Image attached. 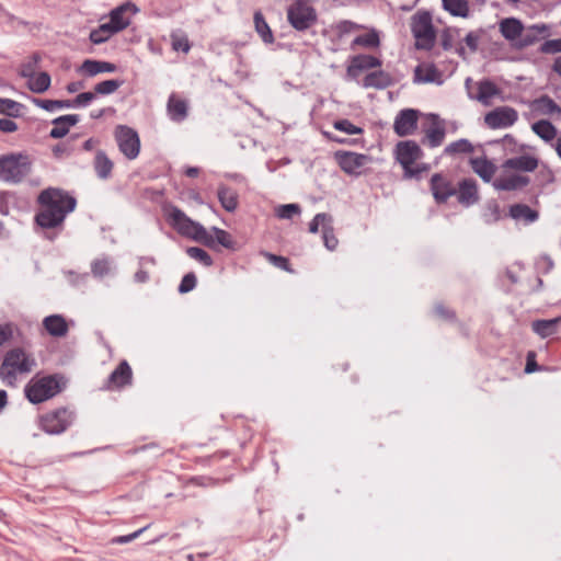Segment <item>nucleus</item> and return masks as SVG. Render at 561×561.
Returning <instances> with one entry per match:
<instances>
[{
	"instance_id": "63",
	"label": "nucleus",
	"mask_w": 561,
	"mask_h": 561,
	"mask_svg": "<svg viewBox=\"0 0 561 561\" xmlns=\"http://www.w3.org/2000/svg\"><path fill=\"white\" fill-rule=\"evenodd\" d=\"M36 105L46 110V111H54L57 108V105L60 103L56 100H36Z\"/></svg>"
},
{
	"instance_id": "30",
	"label": "nucleus",
	"mask_w": 561,
	"mask_h": 561,
	"mask_svg": "<svg viewBox=\"0 0 561 561\" xmlns=\"http://www.w3.org/2000/svg\"><path fill=\"white\" fill-rule=\"evenodd\" d=\"M218 199L221 206L229 213L234 211L239 205V196L238 193L225 185L219 186L218 188Z\"/></svg>"
},
{
	"instance_id": "9",
	"label": "nucleus",
	"mask_w": 561,
	"mask_h": 561,
	"mask_svg": "<svg viewBox=\"0 0 561 561\" xmlns=\"http://www.w3.org/2000/svg\"><path fill=\"white\" fill-rule=\"evenodd\" d=\"M114 135L121 152L129 160L136 159L140 152V139L137 131L119 125L115 128Z\"/></svg>"
},
{
	"instance_id": "20",
	"label": "nucleus",
	"mask_w": 561,
	"mask_h": 561,
	"mask_svg": "<svg viewBox=\"0 0 561 561\" xmlns=\"http://www.w3.org/2000/svg\"><path fill=\"white\" fill-rule=\"evenodd\" d=\"M131 368L126 360H123L110 375L106 382V389H119L126 385H129L131 382Z\"/></svg>"
},
{
	"instance_id": "56",
	"label": "nucleus",
	"mask_w": 561,
	"mask_h": 561,
	"mask_svg": "<svg viewBox=\"0 0 561 561\" xmlns=\"http://www.w3.org/2000/svg\"><path fill=\"white\" fill-rule=\"evenodd\" d=\"M541 51L546 54L561 53V38L545 42L541 46Z\"/></svg>"
},
{
	"instance_id": "23",
	"label": "nucleus",
	"mask_w": 561,
	"mask_h": 561,
	"mask_svg": "<svg viewBox=\"0 0 561 561\" xmlns=\"http://www.w3.org/2000/svg\"><path fill=\"white\" fill-rule=\"evenodd\" d=\"M538 159L533 156H519L507 159L502 164V169L533 172L538 168Z\"/></svg>"
},
{
	"instance_id": "19",
	"label": "nucleus",
	"mask_w": 561,
	"mask_h": 561,
	"mask_svg": "<svg viewBox=\"0 0 561 561\" xmlns=\"http://www.w3.org/2000/svg\"><path fill=\"white\" fill-rule=\"evenodd\" d=\"M458 202L463 206H471L479 201L477 182L473 179H463L456 188Z\"/></svg>"
},
{
	"instance_id": "43",
	"label": "nucleus",
	"mask_w": 561,
	"mask_h": 561,
	"mask_svg": "<svg viewBox=\"0 0 561 561\" xmlns=\"http://www.w3.org/2000/svg\"><path fill=\"white\" fill-rule=\"evenodd\" d=\"M436 73L437 71L432 65H422L415 69V77L423 82H433Z\"/></svg>"
},
{
	"instance_id": "41",
	"label": "nucleus",
	"mask_w": 561,
	"mask_h": 561,
	"mask_svg": "<svg viewBox=\"0 0 561 561\" xmlns=\"http://www.w3.org/2000/svg\"><path fill=\"white\" fill-rule=\"evenodd\" d=\"M379 36L375 30L370 31L365 35L357 36L353 41V46L377 47L379 46Z\"/></svg>"
},
{
	"instance_id": "29",
	"label": "nucleus",
	"mask_w": 561,
	"mask_h": 561,
	"mask_svg": "<svg viewBox=\"0 0 561 561\" xmlns=\"http://www.w3.org/2000/svg\"><path fill=\"white\" fill-rule=\"evenodd\" d=\"M510 216L515 220H523L526 224L536 221L539 218L537 210L525 204H514L510 207Z\"/></svg>"
},
{
	"instance_id": "26",
	"label": "nucleus",
	"mask_w": 561,
	"mask_h": 561,
	"mask_svg": "<svg viewBox=\"0 0 561 561\" xmlns=\"http://www.w3.org/2000/svg\"><path fill=\"white\" fill-rule=\"evenodd\" d=\"M78 122L79 116L73 114L64 115L54 119V127L50 129L49 133L50 137L55 139L62 138L68 134L69 128L71 126H75Z\"/></svg>"
},
{
	"instance_id": "10",
	"label": "nucleus",
	"mask_w": 561,
	"mask_h": 561,
	"mask_svg": "<svg viewBox=\"0 0 561 561\" xmlns=\"http://www.w3.org/2000/svg\"><path fill=\"white\" fill-rule=\"evenodd\" d=\"M287 18L294 28L305 31L316 22L317 14L309 4L296 1L288 8Z\"/></svg>"
},
{
	"instance_id": "1",
	"label": "nucleus",
	"mask_w": 561,
	"mask_h": 561,
	"mask_svg": "<svg viewBox=\"0 0 561 561\" xmlns=\"http://www.w3.org/2000/svg\"><path fill=\"white\" fill-rule=\"evenodd\" d=\"M164 215L170 225L182 236L191 238L210 249L220 244L226 249H233L234 242L229 232L213 227L210 231L206 230L201 224L192 220L179 207L168 205L164 207Z\"/></svg>"
},
{
	"instance_id": "58",
	"label": "nucleus",
	"mask_w": 561,
	"mask_h": 561,
	"mask_svg": "<svg viewBox=\"0 0 561 561\" xmlns=\"http://www.w3.org/2000/svg\"><path fill=\"white\" fill-rule=\"evenodd\" d=\"M265 256L275 266H277V267L282 268V270H285V271H289V262H288V260L286 257L279 256V255H275V254H271V253H266Z\"/></svg>"
},
{
	"instance_id": "11",
	"label": "nucleus",
	"mask_w": 561,
	"mask_h": 561,
	"mask_svg": "<svg viewBox=\"0 0 561 561\" xmlns=\"http://www.w3.org/2000/svg\"><path fill=\"white\" fill-rule=\"evenodd\" d=\"M517 119V111L510 106L496 107L484 116V123L491 129L507 128L514 125Z\"/></svg>"
},
{
	"instance_id": "5",
	"label": "nucleus",
	"mask_w": 561,
	"mask_h": 561,
	"mask_svg": "<svg viewBox=\"0 0 561 561\" xmlns=\"http://www.w3.org/2000/svg\"><path fill=\"white\" fill-rule=\"evenodd\" d=\"M546 31V26H531L524 30L522 22L515 18H507L500 22L501 34L516 46L524 47L533 44L539 34Z\"/></svg>"
},
{
	"instance_id": "16",
	"label": "nucleus",
	"mask_w": 561,
	"mask_h": 561,
	"mask_svg": "<svg viewBox=\"0 0 561 561\" xmlns=\"http://www.w3.org/2000/svg\"><path fill=\"white\" fill-rule=\"evenodd\" d=\"M513 171L502 169V172L493 182L494 188L497 191H515L528 185V176L514 173Z\"/></svg>"
},
{
	"instance_id": "24",
	"label": "nucleus",
	"mask_w": 561,
	"mask_h": 561,
	"mask_svg": "<svg viewBox=\"0 0 561 561\" xmlns=\"http://www.w3.org/2000/svg\"><path fill=\"white\" fill-rule=\"evenodd\" d=\"M380 66V60L373 56L359 55L355 56L351 65L347 67V76L356 78L362 70L376 68Z\"/></svg>"
},
{
	"instance_id": "18",
	"label": "nucleus",
	"mask_w": 561,
	"mask_h": 561,
	"mask_svg": "<svg viewBox=\"0 0 561 561\" xmlns=\"http://www.w3.org/2000/svg\"><path fill=\"white\" fill-rule=\"evenodd\" d=\"M431 191L436 202L444 203L456 195V187L443 174L435 173L431 179Z\"/></svg>"
},
{
	"instance_id": "40",
	"label": "nucleus",
	"mask_w": 561,
	"mask_h": 561,
	"mask_svg": "<svg viewBox=\"0 0 561 561\" xmlns=\"http://www.w3.org/2000/svg\"><path fill=\"white\" fill-rule=\"evenodd\" d=\"M472 151H473V146L467 139H459L457 141H454V142L449 144L444 149V152L447 156H456L459 153H470Z\"/></svg>"
},
{
	"instance_id": "13",
	"label": "nucleus",
	"mask_w": 561,
	"mask_h": 561,
	"mask_svg": "<svg viewBox=\"0 0 561 561\" xmlns=\"http://www.w3.org/2000/svg\"><path fill=\"white\" fill-rule=\"evenodd\" d=\"M335 160L345 173L359 174V170L370 161V158L352 151H336Z\"/></svg>"
},
{
	"instance_id": "4",
	"label": "nucleus",
	"mask_w": 561,
	"mask_h": 561,
	"mask_svg": "<svg viewBox=\"0 0 561 561\" xmlns=\"http://www.w3.org/2000/svg\"><path fill=\"white\" fill-rule=\"evenodd\" d=\"M394 153L396 159L403 168L404 178L407 179L417 178L430 170L428 164L417 162L423 157V151L414 140L398 142Z\"/></svg>"
},
{
	"instance_id": "36",
	"label": "nucleus",
	"mask_w": 561,
	"mask_h": 561,
	"mask_svg": "<svg viewBox=\"0 0 561 561\" xmlns=\"http://www.w3.org/2000/svg\"><path fill=\"white\" fill-rule=\"evenodd\" d=\"M96 174L101 179H107L113 169V162L103 151H98L94 159Z\"/></svg>"
},
{
	"instance_id": "25",
	"label": "nucleus",
	"mask_w": 561,
	"mask_h": 561,
	"mask_svg": "<svg viewBox=\"0 0 561 561\" xmlns=\"http://www.w3.org/2000/svg\"><path fill=\"white\" fill-rule=\"evenodd\" d=\"M473 172L484 182H490L496 172V165L485 157H478L470 160Z\"/></svg>"
},
{
	"instance_id": "47",
	"label": "nucleus",
	"mask_w": 561,
	"mask_h": 561,
	"mask_svg": "<svg viewBox=\"0 0 561 561\" xmlns=\"http://www.w3.org/2000/svg\"><path fill=\"white\" fill-rule=\"evenodd\" d=\"M275 214L280 219H290L300 214V207L297 204H286L276 207Z\"/></svg>"
},
{
	"instance_id": "59",
	"label": "nucleus",
	"mask_w": 561,
	"mask_h": 561,
	"mask_svg": "<svg viewBox=\"0 0 561 561\" xmlns=\"http://www.w3.org/2000/svg\"><path fill=\"white\" fill-rule=\"evenodd\" d=\"M18 129V125L11 118H0V131L2 133H14Z\"/></svg>"
},
{
	"instance_id": "12",
	"label": "nucleus",
	"mask_w": 561,
	"mask_h": 561,
	"mask_svg": "<svg viewBox=\"0 0 561 561\" xmlns=\"http://www.w3.org/2000/svg\"><path fill=\"white\" fill-rule=\"evenodd\" d=\"M427 125L423 127L424 138L422 142L431 148H436L444 142L446 135L445 122L436 114L427 115Z\"/></svg>"
},
{
	"instance_id": "22",
	"label": "nucleus",
	"mask_w": 561,
	"mask_h": 561,
	"mask_svg": "<svg viewBox=\"0 0 561 561\" xmlns=\"http://www.w3.org/2000/svg\"><path fill=\"white\" fill-rule=\"evenodd\" d=\"M43 327L47 333L54 337H64L69 330L66 319L60 314H51L44 318Z\"/></svg>"
},
{
	"instance_id": "28",
	"label": "nucleus",
	"mask_w": 561,
	"mask_h": 561,
	"mask_svg": "<svg viewBox=\"0 0 561 561\" xmlns=\"http://www.w3.org/2000/svg\"><path fill=\"white\" fill-rule=\"evenodd\" d=\"M500 95L501 90L490 80H483L478 83V94L476 99L483 105H491L492 99Z\"/></svg>"
},
{
	"instance_id": "27",
	"label": "nucleus",
	"mask_w": 561,
	"mask_h": 561,
	"mask_svg": "<svg viewBox=\"0 0 561 561\" xmlns=\"http://www.w3.org/2000/svg\"><path fill=\"white\" fill-rule=\"evenodd\" d=\"M115 69L116 66L114 64L107 61L87 59L80 66L79 71L85 73L89 77H94L103 72H113L115 71Z\"/></svg>"
},
{
	"instance_id": "33",
	"label": "nucleus",
	"mask_w": 561,
	"mask_h": 561,
	"mask_svg": "<svg viewBox=\"0 0 561 561\" xmlns=\"http://www.w3.org/2000/svg\"><path fill=\"white\" fill-rule=\"evenodd\" d=\"M168 112L173 121H183L187 115V104L185 101L172 95L168 101Z\"/></svg>"
},
{
	"instance_id": "64",
	"label": "nucleus",
	"mask_w": 561,
	"mask_h": 561,
	"mask_svg": "<svg viewBox=\"0 0 561 561\" xmlns=\"http://www.w3.org/2000/svg\"><path fill=\"white\" fill-rule=\"evenodd\" d=\"M535 354L529 352L527 355V363L525 367V371L527 374L534 373L537 369V364L534 362Z\"/></svg>"
},
{
	"instance_id": "37",
	"label": "nucleus",
	"mask_w": 561,
	"mask_h": 561,
	"mask_svg": "<svg viewBox=\"0 0 561 561\" xmlns=\"http://www.w3.org/2000/svg\"><path fill=\"white\" fill-rule=\"evenodd\" d=\"M533 131L545 141H550L557 136V128L548 121H539L531 126Z\"/></svg>"
},
{
	"instance_id": "53",
	"label": "nucleus",
	"mask_w": 561,
	"mask_h": 561,
	"mask_svg": "<svg viewBox=\"0 0 561 561\" xmlns=\"http://www.w3.org/2000/svg\"><path fill=\"white\" fill-rule=\"evenodd\" d=\"M110 272V262L106 259L95 260L92 263V273L96 277H102Z\"/></svg>"
},
{
	"instance_id": "57",
	"label": "nucleus",
	"mask_w": 561,
	"mask_h": 561,
	"mask_svg": "<svg viewBox=\"0 0 561 561\" xmlns=\"http://www.w3.org/2000/svg\"><path fill=\"white\" fill-rule=\"evenodd\" d=\"M95 98V92H83L76 96L72 101L73 106H85Z\"/></svg>"
},
{
	"instance_id": "35",
	"label": "nucleus",
	"mask_w": 561,
	"mask_h": 561,
	"mask_svg": "<svg viewBox=\"0 0 561 561\" xmlns=\"http://www.w3.org/2000/svg\"><path fill=\"white\" fill-rule=\"evenodd\" d=\"M28 88L35 93L45 92L50 85V76L47 72H38L30 76Z\"/></svg>"
},
{
	"instance_id": "42",
	"label": "nucleus",
	"mask_w": 561,
	"mask_h": 561,
	"mask_svg": "<svg viewBox=\"0 0 561 561\" xmlns=\"http://www.w3.org/2000/svg\"><path fill=\"white\" fill-rule=\"evenodd\" d=\"M171 44L172 48L176 51L181 50L186 54L191 49V44L187 36L181 32H173L171 34Z\"/></svg>"
},
{
	"instance_id": "44",
	"label": "nucleus",
	"mask_w": 561,
	"mask_h": 561,
	"mask_svg": "<svg viewBox=\"0 0 561 561\" xmlns=\"http://www.w3.org/2000/svg\"><path fill=\"white\" fill-rule=\"evenodd\" d=\"M502 214L497 203L490 202L486 204L483 218L486 224H493L501 219Z\"/></svg>"
},
{
	"instance_id": "55",
	"label": "nucleus",
	"mask_w": 561,
	"mask_h": 561,
	"mask_svg": "<svg viewBox=\"0 0 561 561\" xmlns=\"http://www.w3.org/2000/svg\"><path fill=\"white\" fill-rule=\"evenodd\" d=\"M196 286V276L193 273L186 274L179 286V291L181 294H186L191 291Z\"/></svg>"
},
{
	"instance_id": "62",
	"label": "nucleus",
	"mask_w": 561,
	"mask_h": 561,
	"mask_svg": "<svg viewBox=\"0 0 561 561\" xmlns=\"http://www.w3.org/2000/svg\"><path fill=\"white\" fill-rule=\"evenodd\" d=\"M12 336V328L10 324H0V346Z\"/></svg>"
},
{
	"instance_id": "21",
	"label": "nucleus",
	"mask_w": 561,
	"mask_h": 561,
	"mask_svg": "<svg viewBox=\"0 0 561 561\" xmlns=\"http://www.w3.org/2000/svg\"><path fill=\"white\" fill-rule=\"evenodd\" d=\"M529 107L537 115L551 117L561 116V107L548 95H542L530 102Z\"/></svg>"
},
{
	"instance_id": "51",
	"label": "nucleus",
	"mask_w": 561,
	"mask_h": 561,
	"mask_svg": "<svg viewBox=\"0 0 561 561\" xmlns=\"http://www.w3.org/2000/svg\"><path fill=\"white\" fill-rule=\"evenodd\" d=\"M20 107H22V105L18 102L10 99L0 98V113L14 115L20 111Z\"/></svg>"
},
{
	"instance_id": "6",
	"label": "nucleus",
	"mask_w": 561,
	"mask_h": 561,
	"mask_svg": "<svg viewBox=\"0 0 561 561\" xmlns=\"http://www.w3.org/2000/svg\"><path fill=\"white\" fill-rule=\"evenodd\" d=\"M62 389L61 378L57 376L33 377L25 386L27 400L34 404L47 401Z\"/></svg>"
},
{
	"instance_id": "52",
	"label": "nucleus",
	"mask_w": 561,
	"mask_h": 561,
	"mask_svg": "<svg viewBox=\"0 0 561 561\" xmlns=\"http://www.w3.org/2000/svg\"><path fill=\"white\" fill-rule=\"evenodd\" d=\"M359 28H362L360 25H358L352 21H346V20L341 21L335 25V31L340 37L346 35V34H350L354 31H357Z\"/></svg>"
},
{
	"instance_id": "31",
	"label": "nucleus",
	"mask_w": 561,
	"mask_h": 561,
	"mask_svg": "<svg viewBox=\"0 0 561 561\" xmlns=\"http://www.w3.org/2000/svg\"><path fill=\"white\" fill-rule=\"evenodd\" d=\"M561 322V318L536 320L531 323L533 331L545 339L553 335Z\"/></svg>"
},
{
	"instance_id": "49",
	"label": "nucleus",
	"mask_w": 561,
	"mask_h": 561,
	"mask_svg": "<svg viewBox=\"0 0 561 561\" xmlns=\"http://www.w3.org/2000/svg\"><path fill=\"white\" fill-rule=\"evenodd\" d=\"M322 233L325 248L330 251L335 250L339 244V240L333 232L332 224H329V226L324 228V231Z\"/></svg>"
},
{
	"instance_id": "7",
	"label": "nucleus",
	"mask_w": 561,
	"mask_h": 561,
	"mask_svg": "<svg viewBox=\"0 0 561 561\" xmlns=\"http://www.w3.org/2000/svg\"><path fill=\"white\" fill-rule=\"evenodd\" d=\"M32 162L26 154L11 153L0 157V179L5 182L19 183L31 171Z\"/></svg>"
},
{
	"instance_id": "38",
	"label": "nucleus",
	"mask_w": 561,
	"mask_h": 561,
	"mask_svg": "<svg viewBox=\"0 0 561 561\" xmlns=\"http://www.w3.org/2000/svg\"><path fill=\"white\" fill-rule=\"evenodd\" d=\"M255 30L264 43L271 44L274 41L272 31L261 12L254 14Z\"/></svg>"
},
{
	"instance_id": "8",
	"label": "nucleus",
	"mask_w": 561,
	"mask_h": 561,
	"mask_svg": "<svg viewBox=\"0 0 561 561\" xmlns=\"http://www.w3.org/2000/svg\"><path fill=\"white\" fill-rule=\"evenodd\" d=\"M411 31L417 49H431L435 43V31L428 12H417L411 18Z\"/></svg>"
},
{
	"instance_id": "61",
	"label": "nucleus",
	"mask_w": 561,
	"mask_h": 561,
	"mask_svg": "<svg viewBox=\"0 0 561 561\" xmlns=\"http://www.w3.org/2000/svg\"><path fill=\"white\" fill-rule=\"evenodd\" d=\"M147 527H144L130 535H126V536H119V537H116L113 539V542L115 543H127L134 539H136Z\"/></svg>"
},
{
	"instance_id": "34",
	"label": "nucleus",
	"mask_w": 561,
	"mask_h": 561,
	"mask_svg": "<svg viewBox=\"0 0 561 561\" xmlns=\"http://www.w3.org/2000/svg\"><path fill=\"white\" fill-rule=\"evenodd\" d=\"M363 84L365 88L385 89L390 84V77L383 71L370 72Z\"/></svg>"
},
{
	"instance_id": "46",
	"label": "nucleus",
	"mask_w": 561,
	"mask_h": 561,
	"mask_svg": "<svg viewBox=\"0 0 561 561\" xmlns=\"http://www.w3.org/2000/svg\"><path fill=\"white\" fill-rule=\"evenodd\" d=\"M186 253L190 257L199 261L205 266H210L213 264L211 256L201 248L191 247L186 250Z\"/></svg>"
},
{
	"instance_id": "2",
	"label": "nucleus",
	"mask_w": 561,
	"mask_h": 561,
	"mask_svg": "<svg viewBox=\"0 0 561 561\" xmlns=\"http://www.w3.org/2000/svg\"><path fill=\"white\" fill-rule=\"evenodd\" d=\"M42 210L36 215V222L43 228H55L62 224L66 216L73 211L76 198L60 188H47L37 198Z\"/></svg>"
},
{
	"instance_id": "17",
	"label": "nucleus",
	"mask_w": 561,
	"mask_h": 561,
	"mask_svg": "<svg viewBox=\"0 0 561 561\" xmlns=\"http://www.w3.org/2000/svg\"><path fill=\"white\" fill-rule=\"evenodd\" d=\"M419 112L413 108H405L398 113L393 123L394 133L404 137L415 131L417 127Z\"/></svg>"
},
{
	"instance_id": "32",
	"label": "nucleus",
	"mask_w": 561,
	"mask_h": 561,
	"mask_svg": "<svg viewBox=\"0 0 561 561\" xmlns=\"http://www.w3.org/2000/svg\"><path fill=\"white\" fill-rule=\"evenodd\" d=\"M443 8L454 16L468 18L470 13L467 0H442Z\"/></svg>"
},
{
	"instance_id": "15",
	"label": "nucleus",
	"mask_w": 561,
	"mask_h": 561,
	"mask_svg": "<svg viewBox=\"0 0 561 561\" xmlns=\"http://www.w3.org/2000/svg\"><path fill=\"white\" fill-rule=\"evenodd\" d=\"M138 11L139 9L135 3L127 1L111 11L108 24L118 33L130 24L131 16Z\"/></svg>"
},
{
	"instance_id": "48",
	"label": "nucleus",
	"mask_w": 561,
	"mask_h": 561,
	"mask_svg": "<svg viewBox=\"0 0 561 561\" xmlns=\"http://www.w3.org/2000/svg\"><path fill=\"white\" fill-rule=\"evenodd\" d=\"M119 87L121 82L118 80H105L94 87V92L98 94L107 95L114 93Z\"/></svg>"
},
{
	"instance_id": "60",
	"label": "nucleus",
	"mask_w": 561,
	"mask_h": 561,
	"mask_svg": "<svg viewBox=\"0 0 561 561\" xmlns=\"http://www.w3.org/2000/svg\"><path fill=\"white\" fill-rule=\"evenodd\" d=\"M479 39H480V36L474 33V32H470L466 35L465 37V42L467 44V46L472 50H477L478 48V43H479Z\"/></svg>"
},
{
	"instance_id": "3",
	"label": "nucleus",
	"mask_w": 561,
	"mask_h": 561,
	"mask_svg": "<svg viewBox=\"0 0 561 561\" xmlns=\"http://www.w3.org/2000/svg\"><path fill=\"white\" fill-rule=\"evenodd\" d=\"M36 366L35 358L23 348L9 351L0 366V378L8 387H15L19 378L33 371Z\"/></svg>"
},
{
	"instance_id": "45",
	"label": "nucleus",
	"mask_w": 561,
	"mask_h": 561,
	"mask_svg": "<svg viewBox=\"0 0 561 561\" xmlns=\"http://www.w3.org/2000/svg\"><path fill=\"white\" fill-rule=\"evenodd\" d=\"M329 224H332V217L330 215L324 213L317 214L309 225V231L311 233H317L319 231V227L321 226L323 232L324 228L328 227Z\"/></svg>"
},
{
	"instance_id": "54",
	"label": "nucleus",
	"mask_w": 561,
	"mask_h": 561,
	"mask_svg": "<svg viewBox=\"0 0 561 561\" xmlns=\"http://www.w3.org/2000/svg\"><path fill=\"white\" fill-rule=\"evenodd\" d=\"M334 128L337 129V130L344 131V133H346L348 135H355V134H360L362 133V128L353 125L347 119H342V121L335 122L334 123Z\"/></svg>"
},
{
	"instance_id": "39",
	"label": "nucleus",
	"mask_w": 561,
	"mask_h": 561,
	"mask_svg": "<svg viewBox=\"0 0 561 561\" xmlns=\"http://www.w3.org/2000/svg\"><path fill=\"white\" fill-rule=\"evenodd\" d=\"M108 22L101 24L96 30L90 33V39L93 44H102L106 42L112 35L116 34Z\"/></svg>"
},
{
	"instance_id": "50",
	"label": "nucleus",
	"mask_w": 561,
	"mask_h": 561,
	"mask_svg": "<svg viewBox=\"0 0 561 561\" xmlns=\"http://www.w3.org/2000/svg\"><path fill=\"white\" fill-rule=\"evenodd\" d=\"M147 264H154L153 259H141L139 262L140 268L135 273L134 279L139 284H144L149 279V273L144 267Z\"/></svg>"
},
{
	"instance_id": "14",
	"label": "nucleus",
	"mask_w": 561,
	"mask_h": 561,
	"mask_svg": "<svg viewBox=\"0 0 561 561\" xmlns=\"http://www.w3.org/2000/svg\"><path fill=\"white\" fill-rule=\"evenodd\" d=\"M71 423V413L66 409L47 413L42 417V426L49 434L64 432Z\"/></svg>"
}]
</instances>
